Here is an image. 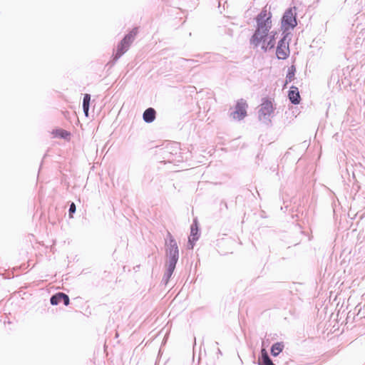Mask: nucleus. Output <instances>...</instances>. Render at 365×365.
<instances>
[{"mask_svg":"<svg viewBox=\"0 0 365 365\" xmlns=\"http://www.w3.org/2000/svg\"><path fill=\"white\" fill-rule=\"evenodd\" d=\"M62 297H63L62 302L63 303L64 305L68 306L70 303L69 297L65 293H63V295H62Z\"/></svg>","mask_w":365,"mask_h":365,"instance_id":"5701e85b","label":"nucleus"},{"mask_svg":"<svg viewBox=\"0 0 365 365\" xmlns=\"http://www.w3.org/2000/svg\"><path fill=\"white\" fill-rule=\"evenodd\" d=\"M284 346L282 342H276L271 347V354L273 356H278L283 350Z\"/></svg>","mask_w":365,"mask_h":365,"instance_id":"f3484780","label":"nucleus"},{"mask_svg":"<svg viewBox=\"0 0 365 365\" xmlns=\"http://www.w3.org/2000/svg\"><path fill=\"white\" fill-rule=\"evenodd\" d=\"M137 34L138 29L134 28L120 41L118 45L116 53L113 57V63L117 61L118 58H120L128 50Z\"/></svg>","mask_w":365,"mask_h":365,"instance_id":"39448f33","label":"nucleus"},{"mask_svg":"<svg viewBox=\"0 0 365 365\" xmlns=\"http://www.w3.org/2000/svg\"><path fill=\"white\" fill-rule=\"evenodd\" d=\"M57 135H59L61 138L66 139L69 135L70 133L65 130H56Z\"/></svg>","mask_w":365,"mask_h":365,"instance_id":"aec40b11","label":"nucleus"},{"mask_svg":"<svg viewBox=\"0 0 365 365\" xmlns=\"http://www.w3.org/2000/svg\"><path fill=\"white\" fill-rule=\"evenodd\" d=\"M282 24L287 29H294L297 25L296 14L292 8L287 9L282 18Z\"/></svg>","mask_w":365,"mask_h":365,"instance_id":"6e6552de","label":"nucleus"},{"mask_svg":"<svg viewBox=\"0 0 365 365\" xmlns=\"http://www.w3.org/2000/svg\"><path fill=\"white\" fill-rule=\"evenodd\" d=\"M272 112L273 107L271 101L264 100L259 106L258 111L259 120L263 121L264 123H268L270 122L269 118Z\"/></svg>","mask_w":365,"mask_h":365,"instance_id":"0eeeda50","label":"nucleus"},{"mask_svg":"<svg viewBox=\"0 0 365 365\" xmlns=\"http://www.w3.org/2000/svg\"><path fill=\"white\" fill-rule=\"evenodd\" d=\"M90 101H91V95L86 93L83 96L82 107L83 106H90Z\"/></svg>","mask_w":365,"mask_h":365,"instance_id":"412c9836","label":"nucleus"},{"mask_svg":"<svg viewBox=\"0 0 365 365\" xmlns=\"http://www.w3.org/2000/svg\"><path fill=\"white\" fill-rule=\"evenodd\" d=\"M166 271L162 279V282L165 284H167L168 283L172 274H173L176 265L166 263Z\"/></svg>","mask_w":365,"mask_h":365,"instance_id":"dca6fc26","label":"nucleus"},{"mask_svg":"<svg viewBox=\"0 0 365 365\" xmlns=\"http://www.w3.org/2000/svg\"><path fill=\"white\" fill-rule=\"evenodd\" d=\"M287 36V34L284 35L278 42L276 55L279 59H286L289 55V45L286 43Z\"/></svg>","mask_w":365,"mask_h":365,"instance_id":"9d476101","label":"nucleus"},{"mask_svg":"<svg viewBox=\"0 0 365 365\" xmlns=\"http://www.w3.org/2000/svg\"><path fill=\"white\" fill-rule=\"evenodd\" d=\"M165 254L168 257L166 263L176 265L179 259V248L176 240L169 232L165 239Z\"/></svg>","mask_w":365,"mask_h":365,"instance_id":"f03ea898","label":"nucleus"},{"mask_svg":"<svg viewBox=\"0 0 365 365\" xmlns=\"http://www.w3.org/2000/svg\"><path fill=\"white\" fill-rule=\"evenodd\" d=\"M258 365H275L270 359L265 349H262L258 359Z\"/></svg>","mask_w":365,"mask_h":365,"instance_id":"ddd939ff","label":"nucleus"},{"mask_svg":"<svg viewBox=\"0 0 365 365\" xmlns=\"http://www.w3.org/2000/svg\"><path fill=\"white\" fill-rule=\"evenodd\" d=\"M137 34L138 29L134 28L120 41L118 45L116 53L113 57V63L117 61L118 58H120L128 50Z\"/></svg>","mask_w":365,"mask_h":365,"instance_id":"423d86ee","label":"nucleus"},{"mask_svg":"<svg viewBox=\"0 0 365 365\" xmlns=\"http://www.w3.org/2000/svg\"><path fill=\"white\" fill-rule=\"evenodd\" d=\"M271 13L263 9L257 16V29L250 38V43L257 47L264 38L267 37V34L272 27Z\"/></svg>","mask_w":365,"mask_h":365,"instance_id":"f257e3e1","label":"nucleus"},{"mask_svg":"<svg viewBox=\"0 0 365 365\" xmlns=\"http://www.w3.org/2000/svg\"><path fill=\"white\" fill-rule=\"evenodd\" d=\"M63 292H57L55 294L52 295L50 298V302L52 305H58L59 304L62 300Z\"/></svg>","mask_w":365,"mask_h":365,"instance_id":"a211bd4d","label":"nucleus"},{"mask_svg":"<svg viewBox=\"0 0 365 365\" xmlns=\"http://www.w3.org/2000/svg\"><path fill=\"white\" fill-rule=\"evenodd\" d=\"M156 117V111L153 108L145 109L143 114V119L145 123H153Z\"/></svg>","mask_w":365,"mask_h":365,"instance_id":"4468645a","label":"nucleus"},{"mask_svg":"<svg viewBox=\"0 0 365 365\" xmlns=\"http://www.w3.org/2000/svg\"><path fill=\"white\" fill-rule=\"evenodd\" d=\"M217 351L220 354H221V351L220 350V349H217Z\"/></svg>","mask_w":365,"mask_h":365,"instance_id":"393cba45","label":"nucleus"},{"mask_svg":"<svg viewBox=\"0 0 365 365\" xmlns=\"http://www.w3.org/2000/svg\"><path fill=\"white\" fill-rule=\"evenodd\" d=\"M137 34L138 29L134 28L120 41L118 45L116 53L113 57V63L117 61L118 58H120L128 50Z\"/></svg>","mask_w":365,"mask_h":365,"instance_id":"20e7f679","label":"nucleus"},{"mask_svg":"<svg viewBox=\"0 0 365 365\" xmlns=\"http://www.w3.org/2000/svg\"><path fill=\"white\" fill-rule=\"evenodd\" d=\"M247 108L246 101L241 98L237 101L235 110L230 115L234 119L242 120L247 115Z\"/></svg>","mask_w":365,"mask_h":365,"instance_id":"1a4fd4ad","label":"nucleus"},{"mask_svg":"<svg viewBox=\"0 0 365 365\" xmlns=\"http://www.w3.org/2000/svg\"><path fill=\"white\" fill-rule=\"evenodd\" d=\"M83 110L86 116L88 115L89 106H83Z\"/></svg>","mask_w":365,"mask_h":365,"instance_id":"b1692460","label":"nucleus"},{"mask_svg":"<svg viewBox=\"0 0 365 365\" xmlns=\"http://www.w3.org/2000/svg\"><path fill=\"white\" fill-rule=\"evenodd\" d=\"M288 97H289L290 102L292 104H294V105L299 104L300 102L301 98H300L299 92L298 91V88L292 86L289 91Z\"/></svg>","mask_w":365,"mask_h":365,"instance_id":"f8f14e48","label":"nucleus"},{"mask_svg":"<svg viewBox=\"0 0 365 365\" xmlns=\"http://www.w3.org/2000/svg\"><path fill=\"white\" fill-rule=\"evenodd\" d=\"M137 34L138 29L134 28L120 41L118 45L116 53L113 57V63L117 61L118 58H120L128 50Z\"/></svg>","mask_w":365,"mask_h":365,"instance_id":"7ed1b4c3","label":"nucleus"},{"mask_svg":"<svg viewBox=\"0 0 365 365\" xmlns=\"http://www.w3.org/2000/svg\"><path fill=\"white\" fill-rule=\"evenodd\" d=\"M296 72V68L294 65H292L288 68V72L286 76V83L292 82L294 78V75Z\"/></svg>","mask_w":365,"mask_h":365,"instance_id":"6ab92c4d","label":"nucleus"},{"mask_svg":"<svg viewBox=\"0 0 365 365\" xmlns=\"http://www.w3.org/2000/svg\"><path fill=\"white\" fill-rule=\"evenodd\" d=\"M275 34H276V33L272 34V32L269 36L267 35V37L264 38V39L261 42V43H262V50H264V51H267L270 50L274 47Z\"/></svg>","mask_w":365,"mask_h":365,"instance_id":"9b49d317","label":"nucleus"},{"mask_svg":"<svg viewBox=\"0 0 365 365\" xmlns=\"http://www.w3.org/2000/svg\"><path fill=\"white\" fill-rule=\"evenodd\" d=\"M76 210V207L74 202H71L69 206L68 213H69V217L72 218L73 215L75 213Z\"/></svg>","mask_w":365,"mask_h":365,"instance_id":"4be33fe9","label":"nucleus"},{"mask_svg":"<svg viewBox=\"0 0 365 365\" xmlns=\"http://www.w3.org/2000/svg\"><path fill=\"white\" fill-rule=\"evenodd\" d=\"M198 238V227L196 225L192 224L191 225L190 236L188 241L190 248H193L194 242H196Z\"/></svg>","mask_w":365,"mask_h":365,"instance_id":"2eb2a0df","label":"nucleus"}]
</instances>
